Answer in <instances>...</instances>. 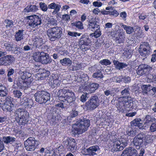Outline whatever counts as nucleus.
Here are the masks:
<instances>
[{"label": "nucleus", "instance_id": "nucleus-1", "mask_svg": "<svg viewBox=\"0 0 156 156\" xmlns=\"http://www.w3.org/2000/svg\"><path fill=\"white\" fill-rule=\"evenodd\" d=\"M57 95L59 99L67 105H69L73 102L76 99L74 93L68 89L59 90L57 92Z\"/></svg>", "mask_w": 156, "mask_h": 156}, {"label": "nucleus", "instance_id": "nucleus-2", "mask_svg": "<svg viewBox=\"0 0 156 156\" xmlns=\"http://www.w3.org/2000/svg\"><path fill=\"white\" fill-rule=\"evenodd\" d=\"M90 125V121L86 118L79 119L72 126V130L74 132L81 134L87 130Z\"/></svg>", "mask_w": 156, "mask_h": 156}, {"label": "nucleus", "instance_id": "nucleus-3", "mask_svg": "<svg viewBox=\"0 0 156 156\" xmlns=\"http://www.w3.org/2000/svg\"><path fill=\"white\" fill-rule=\"evenodd\" d=\"M15 116L18 117L16 120L19 125H24L28 121L29 113L23 109L19 108L15 112Z\"/></svg>", "mask_w": 156, "mask_h": 156}, {"label": "nucleus", "instance_id": "nucleus-4", "mask_svg": "<svg viewBox=\"0 0 156 156\" xmlns=\"http://www.w3.org/2000/svg\"><path fill=\"white\" fill-rule=\"evenodd\" d=\"M62 34V28L60 27L50 28L47 31V34L50 40L52 41L59 39Z\"/></svg>", "mask_w": 156, "mask_h": 156}, {"label": "nucleus", "instance_id": "nucleus-5", "mask_svg": "<svg viewBox=\"0 0 156 156\" xmlns=\"http://www.w3.org/2000/svg\"><path fill=\"white\" fill-rule=\"evenodd\" d=\"M34 96L36 101L40 104L46 103L50 98V94L44 91H37Z\"/></svg>", "mask_w": 156, "mask_h": 156}, {"label": "nucleus", "instance_id": "nucleus-6", "mask_svg": "<svg viewBox=\"0 0 156 156\" xmlns=\"http://www.w3.org/2000/svg\"><path fill=\"white\" fill-rule=\"evenodd\" d=\"M27 23L30 28H38L41 26L42 20L36 15H32L26 17Z\"/></svg>", "mask_w": 156, "mask_h": 156}, {"label": "nucleus", "instance_id": "nucleus-7", "mask_svg": "<svg viewBox=\"0 0 156 156\" xmlns=\"http://www.w3.org/2000/svg\"><path fill=\"white\" fill-rule=\"evenodd\" d=\"M145 150L141 148L138 154L137 151L134 148L129 147L124 150L121 156H143Z\"/></svg>", "mask_w": 156, "mask_h": 156}, {"label": "nucleus", "instance_id": "nucleus-8", "mask_svg": "<svg viewBox=\"0 0 156 156\" xmlns=\"http://www.w3.org/2000/svg\"><path fill=\"white\" fill-rule=\"evenodd\" d=\"M39 144L38 141L34 137H30L24 142V146L26 149L29 151H33Z\"/></svg>", "mask_w": 156, "mask_h": 156}, {"label": "nucleus", "instance_id": "nucleus-9", "mask_svg": "<svg viewBox=\"0 0 156 156\" xmlns=\"http://www.w3.org/2000/svg\"><path fill=\"white\" fill-rule=\"evenodd\" d=\"M138 51L142 56L146 57L151 54V49L147 42H141Z\"/></svg>", "mask_w": 156, "mask_h": 156}, {"label": "nucleus", "instance_id": "nucleus-10", "mask_svg": "<svg viewBox=\"0 0 156 156\" xmlns=\"http://www.w3.org/2000/svg\"><path fill=\"white\" fill-rule=\"evenodd\" d=\"M99 104V101L98 97L96 96H92L90 99L86 102L85 106L87 110H91L98 107Z\"/></svg>", "mask_w": 156, "mask_h": 156}, {"label": "nucleus", "instance_id": "nucleus-11", "mask_svg": "<svg viewBox=\"0 0 156 156\" xmlns=\"http://www.w3.org/2000/svg\"><path fill=\"white\" fill-rule=\"evenodd\" d=\"M145 136V135L143 133L138 134L133 138L131 144L135 146L137 149H140L143 143V139Z\"/></svg>", "mask_w": 156, "mask_h": 156}, {"label": "nucleus", "instance_id": "nucleus-12", "mask_svg": "<svg viewBox=\"0 0 156 156\" xmlns=\"http://www.w3.org/2000/svg\"><path fill=\"white\" fill-rule=\"evenodd\" d=\"M152 69V67L147 65L142 64L140 65L136 70L137 74L140 76H145L148 74Z\"/></svg>", "mask_w": 156, "mask_h": 156}, {"label": "nucleus", "instance_id": "nucleus-13", "mask_svg": "<svg viewBox=\"0 0 156 156\" xmlns=\"http://www.w3.org/2000/svg\"><path fill=\"white\" fill-rule=\"evenodd\" d=\"M128 140L127 139H122L121 141L119 140L116 141L113 145L114 150L119 151L122 150L128 143Z\"/></svg>", "mask_w": 156, "mask_h": 156}, {"label": "nucleus", "instance_id": "nucleus-14", "mask_svg": "<svg viewBox=\"0 0 156 156\" xmlns=\"http://www.w3.org/2000/svg\"><path fill=\"white\" fill-rule=\"evenodd\" d=\"M64 145L67 147L69 151H72L76 148V143L75 140L72 138H67L63 142Z\"/></svg>", "mask_w": 156, "mask_h": 156}, {"label": "nucleus", "instance_id": "nucleus-15", "mask_svg": "<svg viewBox=\"0 0 156 156\" xmlns=\"http://www.w3.org/2000/svg\"><path fill=\"white\" fill-rule=\"evenodd\" d=\"M15 60V58L12 55H7L0 58V65H9L14 61Z\"/></svg>", "mask_w": 156, "mask_h": 156}, {"label": "nucleus", "instance_id": "nucleus-16", "mask_svg": "<svg viewBox=\"0 0 156 156\" xmlns=\"http://www.w3.org/2000/svg\"><path fill=\"white\" fill-rule=\"evenodd\" d=\"M91 43V41L89 38V37L83 35L79 41V44L80 49L82 50L84 49L85 48V46L89 45Z\"/></svg>", "mask_w": 156, "mask_h": 156}, {"label": "nucleus", "instance_id": "nucleus-17", "mask_svg": "<svg viewBox=\"0 0 156 156\" xmlns=\"http://www.w3.org/2000/svg\"><path fill=\"white\" fill-rule=\"evenodd\" d=\"M99 84L96 83H92L85 86L84 90L86 94H90L94 93L98 88Z\"/></svg>", "mask_w": 156, "mask_h": 156}, {"label": "nucleus", "instance_id": "nucleus-18", "mask_svg": "<svg viewBox=\"0 0 156 156\" xmlns=\"http://www.w3.org/2000/svg\"><path fill=\"white\" fill-rule=\"evenodd\" d=\"M86 150L87 153L86 155L90 156H97V153L99 150V147L97 145H94L87 148Z\"/></svg>", "mask_w": 156, "mask_h": 156}, {"label": "nucleus", "instance_id": "nucleus-19", "mask_svg": "<svg viewBox=\"0 0 156 156\" xmlns=\"http://www.w3.org/2000/svg\"><path fill=\"white\" fill-rule=\"evenodd\" d=\"M42 54L39 62L43 64L46 65L52 62V59L49 57V55L44 52Z\"/></svg>", "mask_w": 156, "mask_h": 156}, {"label": "nucleus", "instance_id": "nucleus-20", "mask_svg": "<svg viewBox=\"0 0 156 156\" xmlns=\"http://www.w3.org/2000/svg\"><path fill=\"white\" fill-rule=\"evenodd\" d=\"M119 33L118 36L116 37L115 38V40L117 43L120 44L124 42L125 38V32L123 30L120 29Z\"/></svg>", "mask_w": 156, "mask_h": 156}, {"label": "nucleus", "instance_id": "nucleus-21", "mask_svg": "<svg viewBox=\"0 0 156 156\" xmlns=\"http://www.w3.org/2000/svg\"><path fill=\"white\" fill-rule=\"evenodd\" d=\"M124 105L123 103L119 100L118 103L117 104L118 110L122 113H126L127 111L129 110L130 108H128Z\"/></svg>", "mask_w": 156, "mask_h": 156}, {"label": "nucleus", "instance_id": "nucleus-22", "mask_svg": "<svg viewBox=\"0 0 156 156\" xmlns=\"http://www.w3.org/2000/svg\"><path fill=\"white\" fill-rule=\"evenodd\" d=\"M144 125L146 127L147 126L151 125L152 123L155 122L156 119L153 116L147 115L144 119Z\"/></svg>", "mask_w": 156, "mask_h": 156}, {"label": "nucleus", "instance_id": "nucleus-23", "mask_svg": "<svg viewBox=\"0 0 156 156\" xmlns=\"http://www.w3.org/2000/svg\"><path fill=\"white\" fill-rule=\"evenodd\" d=\"M60 83L59 78L57 76V77H53L52 79L51 80L49 83L50 85L52 88H55V87L59 86Z\"/></svg>", "mask_w": 156, "mask_h": 156}, {"label": "nucleus", "instance_id": "nucleus-24", "mask_svg": "<svg viewBox=\"0 0 156 156\" xmlns=\"http://www.w3.org/2000/svg\"><path fill=\"white\" fill-rule=\"evenodd\" d=\"M88 28L92 31L95 30L96 29H99L100 27L96 21H93L92 20H90L88 23Z\"/></svg>", "mask_w": 156, "mask_h": 156}, {"label": "nucleus", "instance_id": "nucleus-25", "mask_svg": "<svg viewBox=\"0 0 156 156\" xmlns=\"http://www.w3.org/2000/svg\"><path fill=\"white\" fill-rule=\"evenodd\" d=\"M122 98H119V100L123 103L124 105L128 108H130V107L133 106V101L131 98H126L122 99Z\"/></svg>", "mask_w": 156, "mask_h": 156}, {"label": "nucleus", "instance_id": "nucleus-26", "mask_svg": "<svg viewBox=\"0 0 156 156\" xmlns=\"http://www.w3.org/2000/svg\"><path fill=\"white\" fill-rule=\"evenodd\" d=\"M33 41L34 44H36L37 47L41 46L45 42L42 38L38 36L35 37L33 39Z\"/></svg>", "mask_w": 156, "mask_h": 156}, {"label": "nucleus", "instance_id": "nucleus-27", "mask_svg": "<svg viewBox=\"0 0 156 156\" xmlns=\"http://www.w3.org/2000/svg\"><path fill=\"white\" fill-rule=\"evenodd\" d=\"M121 94L122 96L120 98H130L131 97L129 96L130 94V89L129 88H125L121 92Z\"/></svg>", "mask_w": 156, "mask_h": 156}, {"label": "nucleus", "instance_id": "nucleus-28", "mask_svg": "<svg viewBox=\"0 0 156 156\" xmlns=\"http://www.w3.org/2000/svg\"><path fill=\"white\" fill-rule=\"evenodd\" d=\"M113 63L116 68L119 70L122 69L127 66L126 64L123 62H120L116 60H113Z\"/></svg>", "mask_w": 156, "mask_h": 156}, {"label": "nucleus", "instance_id": "nucleus-29", "mask_svg": "<svg viewBox=\"0 0 156 156\" xmlns=\"http://www.w3.org/2000/svg\"><path fill=\"white\" fill-rule=\"evenodd\" d=\"M142 89L144 94L151 95V86L150 85H144Z\"/></svg>", "mask_w": 156, "mask_h": 156}, {"label": "nucleus", "instance_id": "nucleus-30", "mask_svg": "<svg viewBox=\"0 0 156 156\" xmlns=\"http://www.w3.org/2000/svg\"><path fill=\"white\" fill-rule=\"evenodd\" d=\"M24 31V30H19L16 33L15 36L16 41H20L23 39V32Z\"/></svg>", "mask_w": 156, "mask_h": 156}, {"label": "nucleus", "instance_id": "nucleus-31", "mask_svg": "<svg viewBox=\"0 0 156 156\" xmlns=\"http://www.w3.org/2000/svg\"><path fill=\"white\" fill-rule=\"evenodd\" d=\"M48 7L49 9H54L53 13L55 14L59 11L60 6L53 2L48 5Z\"/></svg>", "mask_w": 156, "mask_h": 156}, {"label": "nucleus", "instance_id": "nucleus-32", "mask_svg": "<svg viewBox=\"0 0 156 156\" xmlns=\"http://www.w3.org/2000/svg\"><path fill=\"white\" fill-rule=\"evenodd\" d=\"M120 25L124 29L127 34H131L133 32L134 29L132 27L125 25L122 23H121Z\"/></svg>", "mask_w": 156, "mask_h": 156}, {"label": "nucleus", "instance_id": "nucleus-33", "mask_svg": "<svg viewBox=\"0 0 156 156\" xmlns=\"http://www.w3.org/2000/svg\"><path fill=\"white\" fill-rule=\"evenodd\" d=\"M37 9V7L36 5H30L28 6L24 9L25 12H34L36 11Z\"/></svg>", "mask_w": 156, "mask_h": 156}, {"label": "nucleus", "instance_id": "nucleus-34", "mask_svg": "<svg viewBox=\"0 0 156 156\" xmlns=\"http://www.w3.org/2000/svg\"><path fill=\"white\" fill-rule=\"evenodd\" d=\"M8 93V91L5 87L1 84H0V96H5Z\"/></svg>", "mask_w": 156, "mask_h": 156}, {"label": "nucleus", "instance_id": "nucleus-35", "mask_svg": "<svg viewBox=\"0 0 156 156\" xmlns=\"http://www.w3.org/2000/svg\"><path fill=\"white\" fill-rule=\"evenodd\" d=\"M43 52L37 51L33 54V57L34 60L37 62H39L41 59L42 53Z\"/></svg>", "mask_w": 156, "mask_h": 156}, {"label": "nucleus", "instance_id": "nucleus-36", "mask_svg": "<svg viewBox=\"0 0 156 156\" xmlns=\"http://www.w3.org/2000/svg\"><path fill=\"white\" fill-rule=\"evenodd\" d=\"M16 139L15 137L11 136H4L3 138L4 142L7 144L15 141Z\"/></svg>", "mask_w": 156, "mask_h": 156}, {"label": "nucleus", "instance_id": "nucleus-37", "mask_svg": "<svg viewBox=\"0 0 156 156\" xmlns=\"http://www.w3.org/2000/svg\"><path fill=\"white\" fill-rule=\"evenodd\" d=\"M60 63L63 66H67L71 64L72 61L69 58H65L60 61Z\"/></svg>", "mask_w": 156, "mask_h": 156}, {"label": "nucleus", "instance_id": "nucleus-38", "mask_svg": "<svg viewBox=\"0 0 156 156\" xmlns=\"http://www.w3.org/2000/svg\"><path fill=\"white\" fill-rule=\"evenodd\" d=\"M0 106H2L4 109L3 110H7L8 111H10L12 110V108L13 107V104H2L0 103Z\"/></svg>", "mask_w": 156, "mask_h": 156}, {"label": "nucleus", "instance_id": "nucleus-39", "mask_svg": "<svg viewBox=\"0 0 156 156\" xmlns=\"http://www.w3.org/2000/svg\"><path fill=\"white\" fill-rule=\"evenodd\" d=\"M31 74L27 72H23L21 78L25 80L29 81L30 79H32L31 78Z\"/></svg>", "mask_w": 156, "mask_h": 156}, {"label": "nucleus", "instance_id": "nucleus-40", "mask_svg": "<svg viewBox=\"0 0 156 156\" xmlns=\"http://www.w3.org/2000/svg\"><path fill=\"white\" fill-rule=\"evenodd\" d=\"M146 143L149 144L152 143L154 137L152 135H147L144 136Z\"/></svg>", "mask_w": 156, "mask_h": 156}, {"label": "nucleus", "instance_id": "nucleus-41", "mask_svg": "<svg viewBox=\"0 0 156 156\" xmlns=\"http://www.w3.org/2000/svg\"><path fill=\"white\" fill-rule=\"evenodd\" d=\"M95 30V31L94 33L90 34V35L92 37H94L95 38H97L101 35V31L100 30V29H97Z\"/></svg>", "mask_w": 156, "mask_h": 156}, {"label": "nucleus", "instance_id": "nucleus-42", "mask_svg": "<svg viewBox=\"0 0 156 156\" xmlns=\"http://www.w3.org/2000/svg\"><path fill=\"white\" fill-rule=\"evenodd\" d=\"M92 76L94 78L101 79L104 76L101 71L98 70L93 74Z\"/></svg>", "mask_w": 156, "mask_h": 156}, {"label": "nucleus", "instance_id": "nucleus-43", "mask_svg": "<svg viewBox=\"0 0 156 156\" xmlns=\"http://www.w3.org/2000/svg\"><path fill=\"white\" fill-rule=\"evenodd\" d=\"M39 71L42 76L44 77H48L50 74V72L48 70L44 69H41L39 70Z\"/></svg>", "mask_w": 156, "mask_h": 156}, {"label": "nucleus", "instance_id": "nucleus-44", "mask_svg": "<svg viewBox=\"0 0 156 156\" xmlns=\"http://www.w3.org/2000/svg\"><path fill=\"white\" fill-rule=\"evenodd\" d=\"M33 79H30L29 81L24 80L23 83V88L22 89H25V88L28 87L30 85Z\"/></svg>", "mask_w": 156, "mask_h": 156}, {"label": "nucleus", "instance_id": "nucleus-45", "mask_svg": "<svg viewBox=\"0 0 156 156\" xmlns=\"http://www.w3.org/2000/svg\"><path fill=\"white\" fill-rule=\"evenodd\" d=\"M24 100L27 101L23 103L25 106H32L33 105V101L32 99H28L27 97H24Z\"/></svg>", "mask_w": 156, "mask_h": 156}, {"label": "nucleus", "instance_id": "nucleus-46", "mask_svg": "<svg viewBox=\"0 0 156 156\" xmlns=\"http://www.w3.org/2000/svg\"><path fill=\"white\" fill-rule=\"evenodd\" d=\"M78 115V112L77 111L75 110H72L71 113L70 114V115L68 116L67 118V120L68 121H69L71 119V118H73L77 116Z\"/></svg>", "mask_w": 156, "mask_h": 156}, {"label": "nucleus", "instance_id": "nucleus-47", "mask_svg": "<svg viewBox=\"0 0 156 156\" xmlns=\"http://www.w3.org/2000/svg\"><path fill=\"white\" fill-rule=\"evenodd\" d=\"M13 93L14 97L16 98H20L22 95V93L19 90H14Z\"/></svg>", "mask_w": 156, "mask_h": 156}, {"label": "nucleus", "instance_id": "nucleus-48", "mask_svg": "<svg viewBox=\"0 0 156 156\" xmlns=\"http://www.w3.org/2000/svg\"><path fill=\"white\" fill-rule=\"evenodd\" d=\"M20 48V47H18L17 45L16 44H12L11 48L10 51H12V52L16 54V52L18 51V50Z\"/></svg>", "mask_w": 156, "mask_h": 156}, {"label": "nucleus", "instance_id": "nucleus-49", "mask_svg": "<svg viewBox=\"0 0 156 156\" xmlns=\"http://www.w3.org/2000/svg\"><path fill=\"white\" fill-rule=\"evenodd\" d=\"M40 7L41 9L44 12L47 10L48 7L47 5L44 2H41L39 3Z\"/></svg>", "mask_w": 156, "mask_h": 156}, {"label": "nucleus", "instance_id": "nucleus-50", "mask_svg": "<svg viewBox=\"0 0 156 156\" xmlns=\"http://www.w3.org/2000/svg\"><path fill=\"white\" fill-rule=\"evenodd\" d=\"M4 22L6 24V28H8V27H11L13 25V22L11 20H5Z\"/></svg>", "mask_w": 156, "mask_h": 156}, {"label": "nucleus", "instance_id": "nucleus-51", "mask_svg": "<svg viewBox=\"0 0 156 156\" xmlns=\"http://www.w3.org/2000/svg\"><path fill=\"white\" fill-rule=\"evenodd\" d=\"M126 133L129 136H133L135 135L136 132L135 130L134 131L132 129L129 128L128 129Z\"/></svg>", "mask_w": 156, "mask_h": 156}, {"label": "nucleus", "instance_id": "nucleus-52", "mask_svg": "<svg viewBox=\"0 0 156 156\" xmlns=\"http://www.w3.org/2000/svg\"><path fill=\"white\" fill-rule=\"evenodd\" d=\"M23 79L21 78H19L17 81L16 85L19 88H23Z\"/></svg>", "mask_w": 156, "mask_h": 156}, {"label": "nucleus", "instance_id": "nucleus-53", "mask_svg": "<svg viewBox=\"0 0 156 156\" xmlns=\"http://www.w3.org/2000/svg\"><path fill=\"white\" fill-rule=\"evenodd\" d=\"M141 121V120L140 119H136L131 122V125L132 126H137L138 124Z\"/></svg>", "mask_w": 156, "mask_h": 156}, {"label": "nucleus", "instance_id": "nucleus-54", "mask_svg": "<svg viewBox=\"0 0 156 156\" xmlns=\"http://www.w3.org/2000/svg\"><path fill=\"white\" fill-rule=\"evenodd\" d=\"M100 63L102 65L105 66H107L110 65L111 62L108 59H104L100 61Z\"/></svg>", "mask_w": 156, "mask_h": 156}, {"label": "nucleus", "instance_id": "nucleus-55", "mask_svg": "<svg viewBox=\"0 0 156 156\" xmlns=\"http://www.w3.org/2000/svg\"><path fill=\"white\" fill-rule=\"evenodd\" d=\"M149 131L151 132H154L156 131V123L153 122L151 125L150 127Z\"/></svg>", "mask_w": 156, "mask_h": 156}, {"label": "nucleus", "instance_id": "nucleus-56", "mask_svg": "<svg viewBox=\"0 0 156 156\" xmlns=\"http://www.w3.org/2000/svg\"><path fill=\"white\" fill-rule=\"evenodd\" d=\"M68 34L72 37H76L77 35L80 36L81 35V34L75 32L69 31L68 33Z\"/></svg>", "mask_w": 156, "mask_h": 156}, {"label": "nucleus", "instance_id": "nucleus-57", "mask_svg": "<svg viewBox=\"0 0 156 156\" xmlns=\"http://www.w3.org/2000/svg\"><path fill=\"white\" fill-rule=\"evenodd\" d=\"M75 26L76 27L80 29H82L83 28V23L80 21H78L75 23Z\"/></svg>", "mask_w": 156, "mask_h": 156}, {"label": "nucleus", "instance_id": "nucleus-58", "mask_svg": "<svg viewBox=\"0 0 156 156\" xmlns=\"http://www.w3.org/2000/svg\"><path fill=\"white\" fill-rule=\"evenodd\" d=\"M12 98L10 97H8L5 98V101L3 104H12L11 100Z\"/></svg>", "mask_w": 156, "mask_h": 156}, {"label": "nucleus", "instance_id": "nucleus-59", "mask_svg": "<svg viewBox=\"0 0 156 156\" xmlns=\"http://www.w3.org/2000/svg\"><path fill=\"white\" fill-rule=\"evenodd\" d=\"M54 115V113H51L48 115V119L49 120H51L53 123L56 121V120H55V115Z\"/></svg>", "mask_w": 156, "mask_h": 156}, {"label": "nucleus", "instance_id": "nucleus-60", "mask_svg": "<svg viewBox=\"0 0 156 156\" xmlns=\"http://www.w3.org/2000/svg\"><path fill=\"white\" fill-rule=\"evenodd\" d=\"M8 77L10 76H12L14 73L15 71L12 68H9L8 70Z\"/></svg>", "mask_w": 156, "mask_h": 156}, {"label": "nucleus", "instance_id": "nucleus-61", "mask_svg": "<svg viewBox=\"0 0 156 156\" xmlns=\"http://www.w3.org/2000/svg\"><path fill=\"white\" fill-rule=\"evenodd\" d=\"M12 44L8 43H6L4 44L5 48L6 49L7 51H10Z\"/></svg>", "mask_w": 156, "mask_h": 156}, {"label": "nucleus", "instance_id": "nucleus-62", "mask_svg": "<svg viewBox=\"0 0 156 156\" xmlns=\"http://www.w3.org/2000/svg\"><path fill=\"white\" fill-rule=\"evenodd\" d=\"M131 79L128 76H125L123 77V81L125 83H128L130 81Z\"/></svg>", "mask_w": 156, "mask_h": 156}, {"label": "nucleus", "instance_id": "nucleus-63", "mask_svg": "<svg viewBox=\"0 0 156 156\" xmlns=\"http://www.w3.org/2000/svg\"><path fill=\"white\" fill-rule=\"evenodd\" d=\"M87 94H83L81 96L80 100L82 102H85L86 101L87 98Z\"/></svg>", "mask_w": 156, "mask_h": 156}, {"label": "nucleus", "instance_id": "nucleus-64", "mask_svg": "<svg viewBox=\"0 0 156 156\" xmlns=\"http://www.w3.org/2000/svg\"><path fill=\"white\" fill-rule=\"evenodd\" d=\"M23 49L25 51H29L32 50V48L31 47V45H30V46L29 45H26L24 46Z\"/></svg>", "mask_w": 156, "mask_h": 156}]
</instances>
